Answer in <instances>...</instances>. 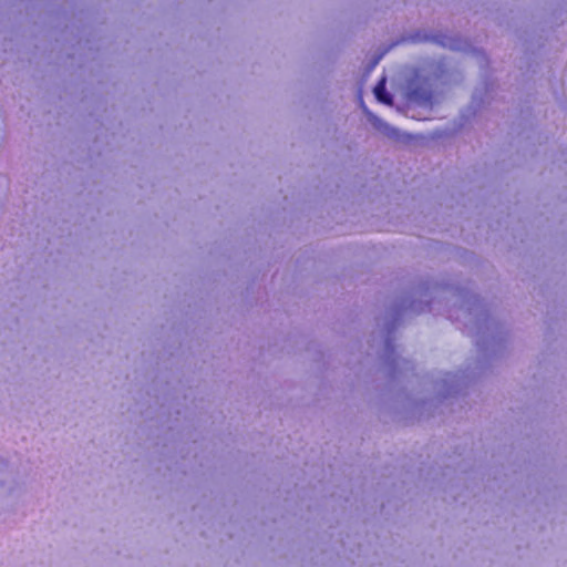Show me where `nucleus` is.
Returning <instances> with one entry per match:
<instances>
[{
    "instance_id": "1",
    "label": "nucleus",
    "mask_w": 567,
    "mask_h": 567,
    "mask_svg": "<svg viewBox=\"0 0 567 567\" xmlns=\"http://www.w3.org/2000/svg\"><path fill=\"white\" fill-rule=\"evenodd\" d=\"M373 92H374L375 97H377L380 102H382V103H384V104H389V105H390V104H392V97H391V95L386 92V89H385V79H384V78H383V79H381V80L377 83V85L374 86Z\"/></svg>"
}]
</instances>
